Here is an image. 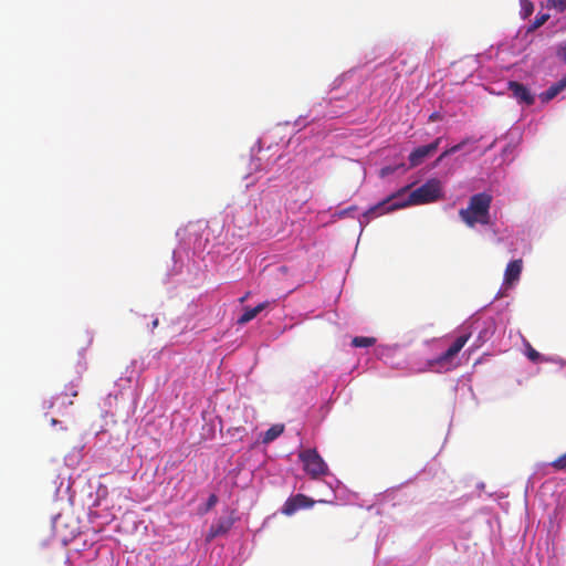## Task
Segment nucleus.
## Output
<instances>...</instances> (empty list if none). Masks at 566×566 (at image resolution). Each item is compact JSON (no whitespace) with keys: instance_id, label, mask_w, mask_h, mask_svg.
I'll use <instances>...</instances> for the list:
<instances>
[{"instance_id":"16","label":"nucleus","mask_w":566,"mask_h":566,"mask_svg":"<svg viewBox=\"0 0 566 566\" xmlns=\"http://www.w3.org/2000/svg\"><path fill=\"white\" fill-rule=\"evenodd\" d=\"M549 19V14L547 13H539L535 17V20L533 22L532 29H538L542 27L547 20Z\"/></svg>"},{"instance_id":"2","label":"nucleus","mask_w":566,"mask_h":566,"mask_svg":"<svg viewBox=\"0 0 566 566\" xmlns=\"http://www.w3.org/2000/svg\"><path fill=\"white\" fill-rule=\"evenodd\" d=\"M492 203V196L486 192L473 195L469 205L464 209H460V219L470 228L475 227L476 223H490V208Z\"/></svg>"},{"instance_id":"15","label":"nucleus","mask_w":566,"mask_h":566,"mask_svg":"<svg viewBox=\"0 0 566 566\" xmlns=\"http://www.w3.org/2000/svg\"><path fill=\"white\" fill-rule=\"evenodd\" d=\"M526 356L533 363L542 360L541 354L537 350H535L530 344H527L526 347Z\"/></svg>"},{"instance_id":"13","label":"nucleus","mask_w":566,"mask_h":566,"mask_svg":"<svg viewBox=\"0 0 566 566\" xmlns=\"http://www.w3.org/2000/svg\"><path fill=\"white\" fill-rule=\"evenodd\" d=\"M376 344L375 337H368V336H356L352 339V345L354 347H371Z\"/></svg>"},{"instance_id":"26","label":"nucleus","mask_w":566,"mask_h":566,"mask_svg":"<svg viewBox=\"0 0 566 566\" xmlns=\"http://www.w3.org/2000/svg\"><path fill=\"white\" fill-rule=\"evenodd\" d=\"M243 430H244V429H242V428H235V429H234V431H235V432H238V433H239V432H241V431H243Z\"/></svg>"},{"instance_id":"9","label":"nucleus","mask_w":566,"mask_h":566,"mask_svg":"<svg viewBox=\"0 0 566 566\" xmlns=\"http://www.w3.org/2000/svg\"><path fill=\"white\" fill-rule=\"evenodd\" d=\"M523 269V261L521 259L511 261L504 273V283H513L520 279Z\"/></svg>"},{"instance_id":"11","label":"nucleus","mask_w":566,"mask_h":566,"mask_svg":"<svg viewBox=\"0 0 566 566\" xmlns=\"http://www.w3.org/2000/svg\"><path fill=\"white\" fill-rule=\"evenodd\" d=\"M565 88H566V77H563L557 83L551 85L545 92H543L541 94V99L543 102H549Z\"/></svg>"},{"instance_id":"19","label":"nucleus","mask_w":566,"mask_h":566,"mask_svg":"<svg viewBox=\"0 0 566 566\" xmlns=\"http://www.w3.org/2000/svg\"><path fill=\"white\" fill-rule=\"evenodd\" d=\"M521 3L523 7V10H524V15L528 17L533 12V9H534L533 3L528 0H521Z\"/></svg>"},{"instance_id":"5","label":"nucleus","mask_w":566,"mask_h":566,"mask_svg":"<svg viewBox=\"0 0 566 566\" xmlns=\"http://www.w3.org/2000/svg\"><path fill=\"white\" fill-rule=\"evenodd\" d=\"M441 139H442L441 137H438L437 139H434L432 143H430L428 145L415 148L409 154V157H408L410 167L415 168V167L421 165L426 158L432 156L439 148Z\"/></svg>"},{"instance_id":"7","label":"nucleus","mask_w":566,"mask_h":566,"mask_svg":"<svg viewBox=\"0 0 566 566\" xmlns=\"http://www.w3.org/2000/svg\"><path fill=\"white\" fill-rule=\"evenodd\" d=\"M509 90L512 93V96L520 103H524L526 105L534 104L535 97L524 84L511 81L509 82Z\"/></svg>"},{"instance_id":"14","label":"nucleus","mask_w":566,"mask_h":566,"mask_svg":"<svg viewBox=\"0 0 566 566\" xmlns=\"http://www.w3.org/2000/svg\"><path fill=\"white\" fill-rule=\"evenodd\" d=\"M547 8L555 9L558 12H564L566 10V0H546Z\"/></svg>"},{"instance_id":"18","label":"nucleus","mask_w":566,"mask_h":566,"mask_svg":"<svg viewBox=\"0 0 566 566\" xmlns=\"http://www.w3.org/2000/svg\"><path fill=\"white\" fill-rule=\"evenodd\" d=\"M556 56L566 64V41L556 48Z\"/></svg>"},{"instance_id":"3","label":"nucleus","mask_w":566,"mask_h":566,"mask_svg":"<svg viewBox=\"0 0 566 566\" xmlns=\"http://www.w3.org/2000/svg\"><path fill=\"white\" fill-rule=\"evenodd\" d=\"M298 459L303 463L304 471L312 478L317 479L326 475L328 467L316 449H306L298 453Z\"/></svg>"},{"instance_id":"6","label":"nucleus","mask_w":566,"mask_h":566,"mask_svg":"<svg viewBox=\"0 0 566 566\" xmlns=\"http://www.w3.org/2000/svg\"><path fill=\"white\" fill-rule=\"evenodd\" d=\"M315 504V501L305 494L298 493L290 496L282 506V513L286 516L293 515L301 509H310Z\"/></svg>"},{"instance_id":"4","label":"nucleus","mask_w":566,"mask_h":566,"mask_svg":"<svg viewBox=\"0 0 566 566\" xmlns=\"http://www.w3.org/2000/svg\"><path fill=\"white\" fill-rule=\"evenodd\" d=\"M470 336L471 334L469 333L457 337L452 345L432 361V365H437L446 369L454 367L455 365H453V359L459 354V352L464 347Z\"/></svg>"},{"instance_id":"10","label":"nucleus","mask_w":566,"mask_h":566,"mask_svg":"<svg viewBox=\"0 0 566 566\" xmlns=\"http://www.w3.org/2000/svg\"><path fill=\"white\" fill-rule=\"evenodd\" d=\"M268 305L269 302H262L254 307H245L243 310V314L238 318V324L245 325L247 323L255 318L258 314H260L263 310H265Z\"/></svg>"},{"instance_id":"23","label":"nucleus","mask_w":566,"mask_h":566,"mask_svg":"<svg viewBox=\"0 0 566 566\" xmlns=\"http://www.w3.org/2000/svg\"><path fill=\"white\" fill-rule=\"evenodd\" d=\"M449 155H452V153L450 151V148L444 150L438 158V161H441L443 158L448 157Z\"/></svg>"},{"instance_id":"21","label":"nucleus","mask_w":566,"mask_h":566,"mask_svg":"<svg viewBox=\"0 0 566 566\" xmlns=\"http://www.w3.org/2000/svg\"><path fill=\"white\" fill-rule=\"evenodd\" d=\"M469 142V139H464L462 140L461 143L450 147V151L452 154H455L457 151L461 150L463 148V146Z\"/></svg>"},{"instance_id":"8","label":"nucleus","mask_w":566,"mask_h":566,"mask_svg":"<svg viewBox=\"0 0 566 566\" xmlns=\"http://www.w3.org/2000/svg\"><path fill=\"white\" fill-rule=\"evenodd\" d=\"M233 523L234 521L232 517H220L210 526L208 539H212L217 536L228 533L232 527Z\"/></svg>"},{"instance_id":"25","label":"nucleus","mask_w":566,"mask_h":566,"mask_svg":"<svg viewBox=\"0 0 566 566\" xmlns=\"http://www.w3.org/2000/svg\"><path fill=\"white\" fill-rule=\"evenodd\" d=\"M248 295H249V294H245V295H243L242 297H240V302H241V303H243V302L248 298Z\"/></svg>"},{"instance_id":"20","label":"nucleus","mask_w":566,"mask_h":566,"mask_svg":"<svg viewBox=\"0 0 566 566\" xmlns=\"http://www.w3.org/2000/svg\"><path fill=\"white\" fill-rule=\"evenodd\" d=\"M217 503H218V496L216 494H211L208 497V501L206 504V511H210Z\"/></svg>"},{"instance_id":"22","label":"nucleus","mask_w":566,"mask_h":566,"mask_svg":"<svg viewBox=\"0 0 566 566\" xmlns=\"http://www.w3.org/2000/svg\"><path fill=\"white\" fill-rule=\"evenodd\" d=\"M67 390H70V396L71 397H76L77 396V390H76V386L71 384L70 387L66 388ZM66 396H69V392L65 394Z\"/></svg>"},{"instance_id":"24","label":"nucleus","mask_w":566,"mask_h":566,"mask_svg":"<svg viewBox=\"0 0 566 566\" xmlns=\"http://www.w3.org/2000/svg\"><path fill=\"white\" fill-rule=\"evenodd\" d=\"M159 322H158V318H155L151 323V327L153 329L156 328L158 326Z\"/></svg>"},{"instance_id":"17","label":"nucleus","mask_w":566,"mask_h":566,"mask_svg":"<svg viewBox=\"0 0 566 566\" xmlns=\"http://www.w3.org/2000/svg\"><path fill=\"white\" fill-rule=\"evenodd\" d=\"M553 468L556 470H564L566 469V452L558 457L556 460L552 462Z\"/></svg>"},{"instance_id":"12","label":"nucleus","mask_w":566,"mask_h":566,"mask_svg":"<svg viewBox=\"0 0 566 566\" xmlns=\"http://www.w3.org/2000/svg\"><path fill=\"white\" fill-rule=\"evenodd\" d=\"M283 431H284L283 424H274L264 432L262 441L264 443H270L273 440H275L276 438H279L283 433Z\"/></svg>"},{"instance_id":"1","label":"nucleus","mask_w":566,"mask_h":566,"mask_svg":"<svg viewBox=\"0 0 566 566\" xmlns=\"http://www.w3.org/2000/svg\"><path fill=\"white\" fill-rule=\"evenodd\" d=\"M409 189L410 186L408 185L391 193L382 201L369 208L364 213V218L369 221L370 219L382 216L387 212L395 211L397 209L406 208L409 206L431 203L443 198L442 182L437 178L427 180L422 186L412 190L408 197L405 198V195Z\"/></svg>"}]
</instances>
